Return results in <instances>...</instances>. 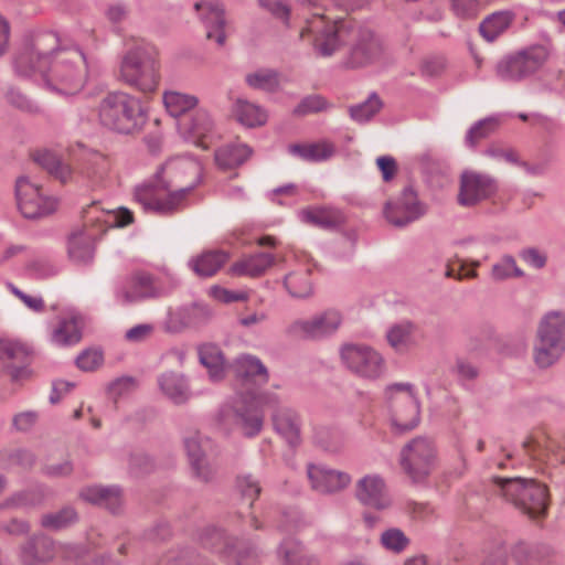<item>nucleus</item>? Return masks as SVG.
Instances as JSON below:
<instances>
[{
    "label": "nucleus",
    "instance_id": "obj_14",
    "mask_svg": "<svg viewBox=\"0 0 565 565\" xmlns=\"http://www.w3.org/2000/svg\"><path fill=\"white\" fill-rule=\"evenodd\" d=\"M78 553L76 545L55 543L45 535H35L22 545L19 557L22 565H42L56 555L71 559L77 557Z\"/></svg>",
    "mask_w": 565,
    "mask_h": 565
},
{
    "label": "nucleus",
    "instance_id": "obj_40",
    "mask_svg": "<svg viewBox=\"0 0 565 565\" xmlns=\"http://www.w3.org/2000/svg\"><path fill=\"white\" fill-rule=\"evenodd\" d=\"M250 153L247 145L231 143L216 150L215 161L221 169H232L244 163Z\"/></svg>",
    "mask_w": 565,
    "mask_h": 565
},
{
    "label": "nucleus",
    "instance_id": "obj_3",
    "mask_svg": "<svg viewBox=\"0 0 565 565\" xmlns=\"http://www.w3.org/2000/svg\"><path fill=\"white\" fill-rule=\"evenodd\" d=\"M40 74L45 85L53 92L73 95L86 81V56L77 46L60 49L54 60Z\"/></svg>",
    "mask_w": 565,
    "mask_h": 565
},
{
    "label": "nucleus",
    "instance_id": "obj_53",
    "mask_svg": "<svg viewBox=\"0 0 565 565\" xmlns=\"http://www.w3.org/2000/svg\"><path fill=\"white\" fill-rule=\"evenodd\" d=\"M234 116L241 125L247 128L263 126L268 119V114L264 108H236Z\"/></svg>",
    "mask_w": 565,
    "mask_h": 565
},
{
    "label": "nucleus",
    "instance_id": "obj_56",
    "mask_svg": "<svg viewBox=\"0 0 565 565\" xmlns=\"http://www.w3.org/2000/svg\"><path fill=\"white\" fill-rule=\"evenodd\" d=\"M237 422L246 436H254L263 427V415L258 412L237 413Z\"/></svg>",
    "mask_w": 565,
    "mask_h": 565
},
{
    "label": "nucleus",
    "instance_id": "obj_24",
    "mask_svg": "<svg viewBox=\"0 0 565 565\" xmlns=\"http://www.w3.org/2000/svg\"><path fill=\"white\" fill-rule=\"evenodd\" d=\"M194 9L206 29V39L223 46L226 42V19L223 4L218 0H201L194 4Z\"/></svg>",
    "mask_w": 565,
    "mask_h": 565
},
{
    "label": "nucleus",
    "instance_id": "obj_32",
    "mask_svg": "<svg viewBox=\"0 0 565 565\" xmlns=\"http://www.w3.org/2000/svg\"><path fill=\"white\" fill-rule=\"evenodd\" d=\"M231 366L234 374L242 380L255 381L258 384L268 382L267 369L256 356L249 354L239 355Z\"/></svg>",
    "mask_w": 565,
    "mask_h": 565
},
{
    "label": "nucleus",
    "instance_id": "obj_49",
    "mask_svg": "<svg viewBox=\"0 0 565 565\" xmlns=\"http://www.w3.org/2000/svg\"><path fill=\"white\" fill-rule=\"evenodd\" d=\"M524 276V271L518 266L514 257L504 255L499 262L493 264L491 269V278L495 281H502L511 278H520Z\"/></svg>",
    "mask_w": 565,
    "mask_h": 565
},
{
    "label": "nucleus",
    "instance_id": "obj_44",
    "mask_svg": "<svg viewBox=\"0 0 565 565\" xmlns=\"http://www.w3.org/2000/svg\"><path fill=\"white\" fill-rule=\"evenodd\" d=\"M34 161L61 182L65 183L72 178L73 170L71 166L62 162L61 159L51 151L42 150L35 152Z\"/></svg>",
    "mask_w": 565,
    "mask_h": 565
},
{
    "label": "nucleus",
    "instance_id": "obj_38",
    "mask_svg": "<svg viewBox=\"0 0 565 565\" xmlns=\"http://www.w3.org/2000/svg\"><path fill=\"white\" fill-rule=\"evenodd\" d=\"M288 151L291 156L303 161L320 162L330 159L334 154V146L328 141L303 145H290Z\"/></svg>",
    "mask_w": 565,
    "mask_h": 565
},
{
    "label": "nucleus",
    "instance_id": "obj_19",
    "mask_svg": "<svg viewBox=\"0 0 565 565\" xmlns=\"http://www.w3.org/2000/svg\"><path fill=\"white\" fill-rule=\"evenodd\" d=\"M349 41L352 46L347 60V65L352 68L366 66L376 61L382 53L380 39L369 29L355 28L350 30Z\"/></svg>",
    "mask_w": 565,
    "mask_h": 565
},
{
    "label": "nucleus",
    "instance_id": "obj_4",
    "mask_svg": "<svg viewBox=\"0 0 565 565\" xmlns=\"http://www.w3.org/2000/svg\"><path fill=\"white\" fill-rule=\"evenodd\" d=\"M565 353V312L550 311L540 320L532 343V360L540 370L555 365Z\"/></svg>",
    "mask_w": 565,
    "mask_h": 565
},
{
    "label": "nucleus",
    "instance_id": "obj_10",
    "mask_svg": "<svg viewBox=\"0 0 565 565\" xmlns=\"http://www.w3.org/2000/svg\"><path fill=\"white\" fill-rule=\"evenodd\" d=\"M14 196L19 212L28 220L44 218L53 214L58 206L56 198L25 175L15 180Z\"/></svg>",
    "mask_w": 565,
    "mask_h": 565
},
{
    "label": "nucleus",
    "instance_id": "obj_43",
    "mask_svg": "<svg viewBox=\"0 0 565 565\" xmlns=\"http://www.w3.org/2000/svg\"><path fill=\"white\" fill-rule=\"evenodd\" d=\"M511 11H498L487 17L480 24V34L489 42L502 34L513 20Z\"/></svg>",
    "mask_w": 565,
    "mask_h": 565
},
{
    "label": "nucleus",
    "instance_id": "obj_41",
    "mask_svg": "<svg viewBox=\"0 0 565 565\" xmlns=\"http://www.w3.org/2000/svg\"><path fill=\"white\" fill-rule=\"evenodd\" d=\"M280 73L273 68H259L245 76L246 84L257 90L276 93L280 88Z\"/></svg>",
    "mask_w": 565,
    "mask_h": 565
},
{
    "label": "nucleus",
    "instance_id": "obj_35",
    "mask_svg": "<svg viewBox=\"0 0 565 565\" xmlns=\"http://www.w3.org/2000/svg\"><path fill=\"white\" fill-rule=\"evenodd\" d=\"M416 327L411 321H402L391 326L386 330V341L388 345L397 353L408 352L415 344Z\"/></svg>",
    "mask_w": 565,
    "mask_h": 565
},
{
    "label": "nucleus",
    "instance_id": "obj_62",
    "mask_svg": "<svg viewBox=\"0 0 565 565\" xmlns=\"http://www.w3.org/2000/svg\"><path fill=\"white\" fill-rule=\"evenodd\" d=\"M377 168L380 169L382 173V178L385 182L391 181L396 172H397V164L393 157L391 156H382L376 159Z\"/></svg>",
    "mask_w": 565,
    "mask_h": 565
},
{
    "label": "nucleus",
    "instance_id": "obj_42",
    "mask_svg": "<svg viewBox=\"0 0 565 565\" xmlns=\"http://www.w3.org/2000/svg\"><path fill=\"white\" fill-rule=\"evenodd\" d=\"M299 217L302 222L321 228L335 227L341 220L335 210L322 206L303 209L299 212Z\"/></svg>",
    "mask_w": 565,
    "mask_h": 565
},
{
    "label": "nucleus",
    "instance_id": "obj_30",
    "mask_svg": "<svg viewBox=\"0 0 565 565\" xmlns=\"http://www.w3.org/2000/svg\"><path fill=\"white\" fill-rule=\"evenodd\" d=\"M199 361L206 369L212 382H220L225 379L230 369L223 351L213 343H205L199 347Z\"/></svg>",
    "mask_w": 565,
    "mask_h": 565
},
{
    "label": "nucleus",
    "instance_id": "obj_25",
    "mask_svg": "<svg viewBox=\"0 0 565 565\" xmlns=\"http://www.w3.org/2000/svg\"><path fill=\"white\" fill-rule=\"evenodd\" d=\"M307 476L311 488L320 493L340 492L348 488L352 481L348 472L331 469L321 463H309Z\"/></svg>",
    "mask_w": 565,
    "mask_h": 565
},
{
    "label": "nucleus",
    "instance_id": "obj_60",
    "mask_svg": "<svg viewBox=\"0 0 565 565\" xmlns=\"http://www.w3.org/2000/svg\"><path fill=\"white\" fill-rule=\"evenodd\" d=\"M521 259L535 269H542L547 263V256L536 247L523 248L520 252Z\"/></svg>",
    "mask_w": 565,
    "mask_h": 565
},
{
    "label": "nucleus",
    "instance_id": "obj_47",
    "mask_svg": "<svg viewBox=\"0 0 565 565\" xmlns=\"http://www.w3.org/2000/svg\"><path fill=\"white\" fill-rule=\"evenodd\" d=\"M279 555L284 557L285 565H315L303 552L301 544L292 537L284 540L279 546Z\"/></svg>",
    "mask_w": 565,
    "mask_h": 565
},
{
    "label": "nucleus",
    "instance_id": "obj_37",
    "mask_svg": "<svg viewBox=\"0 0 565 565\" xmlns=\"http://www.w3.org/2000/svg\"><path fill=\"white\" fill-rule=\"evenodd\" d=\"M274 262L275 258L271 254L257 253L234 263L230 271L234 276L257 277L271 267Z\"/></svg>",
    "mask_w": 565,
    "mask_h": 565
},
{
    "label": "nucleus",
    "instance_id": "obj_55",
    "mask_svg": "<svg viewBox=\"0 0 565 565\" xmlns=\"http://www.w3.org/2000/svg\"><path fill=\"white\" fill-rule=\"evenodd\" d=\"M447 68V60L443 55H429L420 62V74L424 77H439Z\"/></svg>",
    "mask_w": 565,
    "mask_h": 565
},
{
    "label": "nucleus",
    "instance_id": "obj_5",
    "mask_svg": "<svg viewBox=\"0 0 565 565\" xmlns=\"http://www.w3.org/2000/svg\"><path fill=\"white\" fill-rule=\"evenodd\" d=\"M495 491L531 519L544 516L547 510V489L533 478H500L493 479Z\"/></svg>",
    "mask_w": 565,
    "mask_h": 565
},
{
    "label": "nucleus",
    "instance_id": "obj_1",
    "mask_svg": "<svg viewBox=\"0 0 565 565\" xmlns=\"http://www.w3.org/2000/svg\"><path fill=\"white\" fill-rule=\"evenodd\" d=\"M201 163L190 156L170 158L158 172L159 181L167 191L146 184L135 191V200L145 211L169 214L180 209L186 195L200 183Z\"/></svg>",
    "mask_w": 565,
    "mask_h": 565
},
{
    "label": "nucleus",
    "instance_id": "obj_12",
    "mask_svg": "<svg viewBox=\"0 0 565 565\" xmlns=\"http://www.w3.org/2000/svg\"><path fill=\"white\" fill-rule=\"evenodd\" d=\"M548 57L543 45H534L503 57L495 67L503 81H520L539 71Z\"/></svg>",
    "mask_w": 565,
    "mask_h": 565
},
{
    "label": "nucleus",
    "instance_id": "obj_57",
    "mask_svg": "<svg viewBox=\"0 0 565 565\" xmlns=\"http://www.w3.org/2000/svg\"><path fill=\"white\" fill-rule=\"evenodd\" d=\"M237 488L250 508L260 492L259 483L249 475L241 476L237 478Z\"/></svg>",
    "mask_w": 565,
    "mask_h": 565
},
{
    "label": "nucleus",
    "instance_id": "obj_9",
    "mask_svg": "<svg viewBox=\"0 0 565 565\" xmlns=\"http://www.w3.org/2000/svg\"><path fill=\"white\" fill-rule=\"evenodd\" d=\"M342 365L353 375L375 381L386 371V362L381 352L365 343L347 342L339 349Z\"/></svg>",
    "mask_w": 565,
    "mask_h": 565
},
{
    "label": "nucleus",
    "instance_id": "obj_36",
    "mask_svg": "<svg viewBox=\"0 0 565 565\" xmlns=\"http://www.w3.org/2000/svg\"><path fill=\"white\" fill-rule=\"evenodd\" d=\"M81 338V319L75 315L61 318L51 333V341L60 347L73 345Z\"/></svg>",
    "mask_w": 565,
    "mask_h": 565
},
{
    "label": "nucleus",
    "instance_id": "obj_31",
    "mask_svg": "<svg viewBox=\"0 0 565 565\" xmlns=\"http://www.w3.org/2000/svg\"><path fill=\"white\" fill-rule=\"evenodd\" d=\"M79 497L89 503L104 507L111 512H117L122 503L121 490L110 486H90L82 489Z\"/></svg>",
    "mask_w": 565,
    "mask_h": 565
},
{
    "label": "nucleus",
    "instance_id": "obj_33",
    "mask_svg": "<svg viewBox=\"0 0 565 565\" xmlns=\"http://www.w3.org/2000/svg\"><path fill=\"white\" fill-rule=\"evenodd\" d=\"M95 234L88 230L75 232L68 239V256L77 264L92 262L95 250Z\"/></svg>",
    "mask_w": 565,
    "mask_h": 565
},
{
    "label": "nucleus",
    "instance_id": "obj_58",
    "mask_svg": "<svg viewBox=\"0 0 565 565\" xmlns=\"http://www.w3.org/2000/svg\"><path fill=\"white\" fill-rule=\"evenodd\" d=\"M103 363V353L97 349L83 351L76 359V365L86 372L94 371Z\"/></svg>",
    "mask_w": 565,
    "mask_h": 565
},
{
    "label": "nucleus",
    "instance_id": "obj_26",
    "mask_svg": "<svg viewBox=\"0 0 565 565\" xmlns=\"http://www.w3.org/2000/svg\"><path fill=\"white\" fill-rule=\"evenodd\" d=\"M184 447L193 477L202 482L211 481L214 478L215 468L205 455L210 440L195 433L184 439Z\"/></svg>",
    "mask_w": 565,
    "mask_h": 565
},
{
    "label": "nucleus",
    "instance_id": "obj_46",
    "mask_svg": "<svg viewBox=\"0 0 565 565\" xmlns=\"http://www.w3.org/2000/svg\"><path fill=\"white\" fill-rule=\"evenodd\" d=\"M77 521V513L72 507H65L56 512L42 515L41 525L47 530L60 531Z\"/></svg>",
    "mask_w": 565,
    "mask_h": 565
},
{
    "label": "nucleus",
    "instance_id": "obj_23",
    "mask_svg": "<svg viewBox=\"0 0 565 565\" xmlns=\"http://www.w3.org/2000/svg\"><path fill=\"white\" fill-rule=\"evenodd\" d=\"M341 323V313L330 309L310 319L295 321L289 327V332L309 339H321L333 334Z\"/></svg>",
    "mask_w": 565,
    "mask_h": 565
},
{
    "label": "nucleus",
    "instance_id": "obj_61",
    "mask_svg": "<svg viewBox=\"0 0 565 565\" xmlns=\"http://www.w3.org/2000/svg\"><path fill=\"white\" fill-rule=\"evenodd\" d=\"M38 418L36 412L25 411L14 415L12 424L17 430L28 431L36 424Z\"/></svg>",
    "mask_w": 565,
    "mask_h": 565
},
{
    "label": "nucleus",
    "instance_id": "obj_64",
    "mask_svg": "<svg viewBox=\"0 0 565 565\" xmlns=\"http://www.w3.org/2000/svg\"><path fill=\"white\" fill-rule=\"evenodd\" d=\"M454 11L461 18L476 15L478 0H451Z\"/></svg>",
    "mask_w": 565,
    "mask_h": 565
},
{
    "label": "nucleus",
    "instance_id": "obj_6",
    "mask_svg": "<svg viewBox=\"0 0 565 565\" xmlns=\"http://www.w3.org/2000/svg\"><path fill=\"white\" fill-rule=\"evenodd\" d=\"M352 22L347 20H330L320 12H315L306 20V26L300 31V38L310 39L315 52L323 57L331 56L349 42Z\"/></svg>",
    "mask_w": 565,
    "mask_h": 565
},
{
    "label": "nucleus",
    "instance_id": "obj_2",
    "mask_svg": "<svg viewBox=\"0 0 565 565\" xmlns=\"http://www.w3.org/2000/svg\"><path fill=\"white\" fill-rule=\"evenodd\" d=\"M158 52L156 47L141 40L135 42L124 54L120 63V78L137 87L145 95L154 93L159 83ZM132 103H150L148 96L145 99H136L130 95L115 90L105 95L102 106H129Z\"/></svg>",
    "mask_w": 565,
    "mask_h": 565
},
{
    "label": "nucleus",
    "instance_id": "obj_11",
    "mask_svg": "<svg viewBox=\"0 0 565 565\" xmlns=\"http://www.w3.org/2000/svg\"><path fill=\"white\" fill-rule=\"evenodd\" d=\"M58 38L54 32L36 34L30 46H26L15 58V70L20 75L30 76L35 72H44V68L55 57Z\"/></svg>",
    "mask_w": 565,
    "mask_h": 565
},
{
    "label": "nucleus",
    "instance_id": "obj_7",
    "mask_svg": "<svg viewBox=\"0 0 565 565\" xmlns=\"http://www.w3.org/2000/svg\"><path fill=\"white\" fill-rule=\"evenodd\" d=\"M437 460V446L427 436L412 438L398 455L401 469L413 483L425 482L436 468Z\"/></svg>",
    "mask_w": 565,
    "mask_h": 565
},
{
    "label": "nucleus",
    "instance_id": "obj_59",
    "mask_svg": "<svg viewBox=\"0 0 565 565\" xmlns=\"http://www.w3.org/2000/svg\"><path fill=\"white\" fill-rule=\"evenodd\" d=\"M163 106H198L200 100L194 95L182 94L179 92H166L163 94Z\"/></svg>",
    "mask_w": 565,
    "mask_h": 565
},
{
    "label": "nucleus",
    "instance_id": "obj_51",
    "mask_svg": "<svg viewBox=\"0 0 565 565\" xmlns=\"http://www.w3.org/2000/svg\"><path fill=\"white\" fill-rule=\"evenodd\" d=\"M500 124H501V119L499 116H491V117L479 120L468 131L466 141L471 147H475L476 143L480 139L486 138L491 132H493L500 126Z\"/></svg>",
    "mask_w": 565,
    "mask_h": 565
},
{
    "label": "nucleus",
    "instance_id": "obj_29",
    "mask_svg": "<svg viewBox=\"0 0 565 565\" xmlns=\"http://www.w3.org/2000/svg\"><path fill=\"white\" fill-rule=\"evenodd\" d=\"M158 385L162 394L177 405L186 403L192 396L186 376L179 372L162 373L158 377Z\"/></svg>",
    "mask_w": 565,
    "mask_h": 565
},
{
    "label": "nucleus",
    "instance_id": "obj_22",
    "mask_svg": "<svg viewBox=\"0 0 565 565\" xmlns=\"http://www.w3.org/2000/svg\"><path fill=\"white\" fill-rule=\"evenodd\" d=\"M358 501L375 510H386L392 505V498L384 478L379 473H369L355 483Z\"/></svg>",
    "mask_w": 565,
    "mask_h": 565
},
{
    "label": "nucleus",
    "instance_id": "obj_15",
    "mask_svg": "<svg viewBox=\"0 0 565 565\" xmlns=\"http://www.w3.org/2000/svg\"><path fill=\"white\" fill-rule=\"evenodd\" d=\"M258 403L273 408V424L275 430L291 446L300 443L301 422L298 414L290 407L282 405L280 397L270 392L263 393Z\"/></svg>",
    "mask_w": 565,
    "mask_h": 565
},
{
    "label": "nucleus",
    "instance_id": "obj_48",
    "mask_svg": "<svg viewBox=\"0 0 565 565\" xmlns=\"http://www.w3.org/2000/svg\"><path fill=\"white\" fill-rule=\"evenodd\" d=\"M284 285L290 296L295 298H306L312 292L311 281L307 270L287 275Z\"/></svg>",
    "mask_w": 565,
    "mask_h": 565
},
{
    "label": "nucleus",
    "instance_id": "obj_50",
    "mask_svg": "<svg viewBox=\"0 0 565 565\" xmlns=\"http://www.w3.org/2000/svg\"><path fill=\"white\" fill-rule=\"evenodd\" d=\"M380 543L384 550L399 554L409 545V539L401 529L390 527L382 532Z\"/></svg>",
    "mask_w": 565,
    "mask_h": 565
},
{
    "label": "nucleus",
    "instance_id": "obj_39",
    "mask_svg": "<svg viewBox=\"0 0 565 565\" xmlns=\"http://www.w3.org/2000/svg\"><path fill=\"white\" fill-rule=\"evenodd\" d=\"M228 255L222 250H210L189 262L191 269L200 277H211L226 263Z\"/></svg>",
    "mask_w": 565,
    "mask_h": 565
},
{
    "label": "nucleus",
    "instance_id": "obj_8",
    "mask_svg": "<svg viewBox=\"0 0 565 565\" xmlns=\"http://www.w3.org/2000/svg\"><path fill=\"white\" fill-rule=\"evenodd\" d=\"M391 413V426L395 433L416 428L420 420V407L414 386L409 383H394L385 388Z\"/></svg>",
    "mask_w": 565,
    "mask_h": 565
},
{
    "label": "nucleus",
    "instance_id": "obj_13",
    "mask_svg": "<svg viewBox=\"0 0 565 565\" xmlns=\"http://www.w3.org/2000/svg\"><path fill=\"white\" fill-rule=\"evenodd\" d=\"M169 291L170 288L163 287L151 274L135 271L126 276L116 287L115 298L118 303L128 306L162 297Z\"/></svg>",
    "mask_w": 565,
    "mask_h": 565
},
{
    "label": "nucleus",
    "instance_id": "obj_52",
    "mask_svg": "<svg viewBox=\"0 0 565 565\" xmlns=\"http://www.w3.org/2000/svg\"><path fill=\"white\" fill-rule=\"evenodd\" d=\"M524 454L533 461L551 462L552 446L546 441L526 440L522 445Z\"/></svg>",
    "mask_w": 565,
    "mask_h": 565
},
{
    "label": "nucleus",
    "instance_id": "obj_54",
    "mask_svg": "<svg viewBox=\"0 0 565 565\" xmlns=\"http://www.w3.org/2000/svg\"><path fill=\"white\" fill-rule=\"evenodd\" d=\"M258 4L275 19L280 20L285 25H289L291 9L287 0H258Z\"/></svg>",
    "mask_w": 565,
    "mask_h": 565
},
{
    "label": "nucleus",
    "instance_id": "obj_27",
    "mask_svg": "<svg viewBox=\"0 0 565 565\" xmlns=\"http://www.w3.org/2000/svg\"><path fill=\"white\" fill-rule=\"evenodd\" d=\"M212 317V311L206 305L192 303L174 309H169L164 321V329L171 333H178L190 327L204 323Z\"/></svg>",
    "mask_w": 565,
    "mask_h": 565
},
{
    "label": "nucleus",
    "instance_id": "obj_45",
    "mask_svg": "<svg viewBox=\"0 0 565 565\" xmlns=\"http://www.w3.org/2000/svg\"><path fill=\"white\" fill-rule=\"evenodd\" d=\"M315 443L328 452H339L345 445L343 431L331 427H319L315 431Z\"/></svg>",
    "mask_w": 565,
    "mask_h": 565
},
{
    "label": "nucleus",
    "instance_id": "obj_16",
    "mask_svg": "<svg viewBox=\"0 0 565 565\" xmlns=\"http://www.w3.org/2000/svg\"><path fill=\"white\" fill-rule=\"evenodd\" d=\"M426 211V205L418 200L415 190L406 186L397 198L385 204L384 215L393 226L405 227L424 216Z\"/></svg>",
    "mask_w": 565,
    "mask_h": 565
},
{
    "label": "nucleus",
    "instance_id": "obj_21",
    "mask_svg": "<svg viewBox=\"0 0 565 565\" xmlns=\"http://www.w3.org/2000/svg\"><path fill=\"white\" fill-rule=\"evenodd\" d=\"M100 124L118 134H132L142 128L147 120L145 108H99Z\"/></svg>",
    "mask_w": 565,
    "mask_h": 565
},
{
    "label": "nucleus",
    "instance_id": "obj_18",
    "mask_svg": "<svg viewBox=\"0 0 565 565\" xmlns=\"http://www.w3.org/2000/svg\"><path fill=\"white\" fill-rule=\"evenodd\" d=\"M169 116L174 119L178 131L185 139H192L203 149L207 145L202 140L211 130L212 124L201 108H166Z\"/></svg>",
    "mask_w": 565,
    "mask_h": 565
},
{
    "label": "nucleus",
    "instance_id": "obj_20",
    "mask_svg": "<svg viewBox=\"0 0 565 565\" xmlns=\"http://www.w3.org/2000/svg\"><path fill=\"white\" fill-rule=\"evenodd\" d=\"M495 191V180L489 174L465 171L460 177L458 202L462 206H472L489 199Z\"/></svg>",
    "mask_w": 565,
    "mask_h": 565
},
{
    "label": "nucleus",
    "instance_id": "obj_17",
    "mask_svg": "<svg viewBox=\"0 0 565 565\" xmlns=\"http://www.w3.org/2000/svg\"><path fill=\"white\" fill-rule=\"evenodd\" d=\"M31 355V348L12 338L0 339V361L2 362V372L7 374L11 382L19 383L30 377L28 362Z\"/></svg>",
    "mask_w": 565,
    "mask_h": 565
},
{
    "label": "nucleus",
    "instance_id": "obj_63",
    "mask_svg": "<svg viewBox=\"0 0 565 565\" xmlns=\"http://www.w3.org/2000/svg\"><path fill=\"white\" fill-rule=\"evenodd\" d=\"M153 326L150 323L137 324L126 332V339L130 342H142L153 332Z\"/></svg>",
    "mask_w": 565,
    "mask_h": 565
},
{
    "label": "nucleus",
    "instance_id": "obj_34",
    "mask_svg": "<svg viewBox=\"0 0 565 565\" xmlns=\"http://www.w3.org/2000/svg\"><path fill=\"white\" fill-rule=\"evenodd\" d=\"M84 160L85 167L82 170L83 177L93 185L100 184L110 172L111 162L109 158L96 150L85 149Z\"/></svg>",
    "mask_w": 565,
    "mask_h": 565
},
{
    "label": "nucleus",
    "instance_id": "obj_28",
    "mask_svg": "<svg viewBox=\"0 0 565 565\" xmlns=\"http://www.w3.org/2000/svg\"><path fill=\"white\" fill-rule=\"evenodd\" d=\"M201 543L221 554L228 565H242L236 548L223 530L216 526L205 527L200 536Z\"/></svg>",
    "mask_w": 565,
    "mask_h": 565
}]
</instances>
